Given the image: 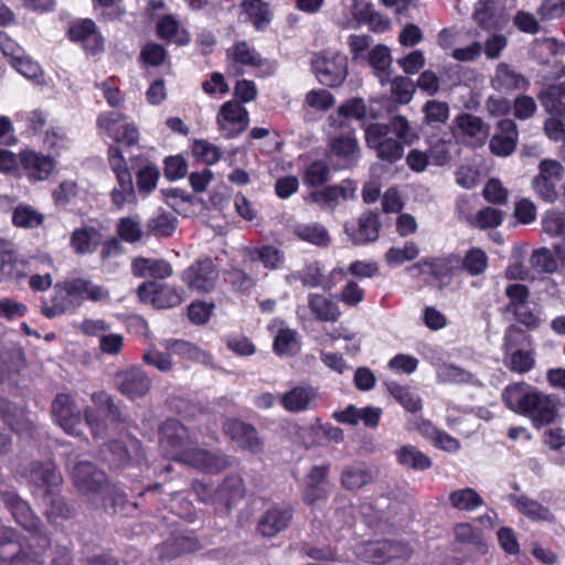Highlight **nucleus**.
I'll return each instance as SVG.
<instances>
[{
  "instance_id": "1",
  "label": "nucleus",
  "mask_w": 565,
  "mask_h": 565,
  "mask_svg": "<svg viewBox=\"0 0 565 565\" xmlns=\"http://www.w3.org/2000/svg\"><path fill=\"white\" fill-rule=\"evenodd\" d=\"M0 500L9 509L14 521L32 535L30 539L21 540L14 529L1 526L0 564L44 565L52 540L43 530L40 518L14 491H0Z\"/></svg>"
},
{
  "instance_id": "2",
  "label": "nucleus",
  "mask_w": 565,
  "mask_h": 565,
  "mask_svg": "<svg viewBox=\"0 0 565 565\" xmlns=\"http://www.w3.org/2000/svg\"><path fill=\"white\" fill-rule=\"evenodd\" d=\"M125 119L122 113L114 110L102 111L96 118L98 134L114 140L107 150V161L117 181L110 192L111 202L117 209L136 199L132 177L119 145L128 148L136 146L140 134L135 122H124Z\"/></svg>"
},
{
  "instance_id": "3",
  "label": "nucleus",
  "mask_w": 565,
  "mask_h": 565,
  "mask_svg": "<svg viewBox=\"0 0 565 565\" xmlns=\"http://www.w3.org/2000/svg\"><path fill=\"white\" fill-rule=\"evenodd\" d=\"M365 142L382 161L395 163L404 156L406 146L419 139L417 129L402 115L392 116L387 122H374L364 130Z\"/></svg>"
},
{
  "instance_id": "4",
  "label": "nucleus",
  "mask_w": 565,
  "mask_h": 565,
  "mask_svg": "<svg viewBox=\"0 0 565 565\" xmlns=\"http://www.w3.org/2000/svg\"><path fill=\"white\" fill-rule=\"evenodd\" d=\"M501 396L509 409L529 417L535 428L552 424L558 415L556 396L542 393L524 382L508 385Z\"/></svg>"
},
{
  "instance_id": "5",
  "label": "nucleus",
  "mask_w": 565,
  "mask_h": 565,
  "mask_svg": "<svg viewBox=\"0 0 565 565\" xmlns=\"http://www.w3.org/2000/svg\"><path fill=\"white\" fill-rule=\"evenodd\" d=\"M159 447L162 455L178 462H185L198 443L189 429L177 419H167L160 427Z\"/></svg>"
},
{
  "instance_id": "6",
  "label": "nucleus",
  "mask_w": 565,
  "mask_h": 565,
  "mask_svg": "<svg viewBox=\"0 0 565 565\" xmlns=\"http://www.w3.org/2000/svg\"><path fill=\"white\" fill-rule=\"evenodd\" d=\"M311 66L317 79L324 86L339 87L348 76V58L337 51L315 53Z\"/></svg>"
},
{
  "instance_id": "7",
  "label": "nucleus",
  "mask_w": 565,
  "mask_h": 565,
  "mask_svg": "<svg viewBox=\"0 0 565 565\" xmlns=\"http://www.w3.org/2000/svg\"><path fill=\"white\" fill-rule=\"evenodd\" d=\"M100 455L103 460L114 469L140 465L146 459L140 440L130 435L120 440L109 441L102 448Z\"/></svg>"
},
{
  "instance_id": "8",
  "label": "nucleus",
  "mask_w": 565,
  "mask_h": 565,
  "mask_svg": "<svg viewBox=\"0 0 565 565\" xmlns=\"http://www.w3.org/2000/svg\"><path fill=\"white\" fill-rule=\"evenodd\" d=\"M413 554L408 543L398 540L366 542L358 546L356 555L364 562L381 565L396 559L407 561Z\"/></svg>"
},
{
  "instance_id": "9",
  "label": "nucleus",
  "mask_w": 565,
  "mask_h": 565,
  "mask_svg": "<svg viewBox=\"0 0 565 565\" xmlns=\"http://www.w3.org/2000/svg\"><path fill=\"white\" fill-rule=\"evenodd\" d=\"M17 473L32 486L33 494L49 492L63 484V477L57 471L53 461L33 460L18 469Z\"/></svg>"
},
{
  "instance_id": "10",
  "label": "nucleus",
  "mask_w": 565,
  "mask_h": 565,
  "mask_svg": "<svg viewBox=\"0 0 565 565\" xmlns=\"http://www.w3.org/2000/svg\"><path fill=\"white\" fill-rule=\"evenodd\" d=\"M92 402L95 406L87 407L84 412L85 420L92 428L95 436H99L105 430L104 416L114 423H126V416L122 415L118 405H116L110 395L104 391L92 394Z\"/></svg>"
},
{
  "instance_id": "11",
  "label": "nucleus",
  "mask_w": 565,
  "mask_h": 565,
  "mask_svg": "<svg viewBox=\"0 0 565 565\" xmlns=\"http://www.w3.org/2000/svg\"><path fill=\"white\" fill-rule=\"evenodd\" d=\"M458 254L449 253L438 257H426L408 267L409 271L418 270V274L430 275L438 282L439 288L451 284L452 278L459 274Z\"/></svg>"
},
{
  "instance_id": "12",
  "label": "nucleus",
  "mask_w": 565,
  "mask_h": 565,
  "mask_svg": "<svg viewBox=\"0 0 565 565\" xmlns=\"http://www.w3.org/2000/svg\"><path fill=\"white\" fill-rule=\"evenodd\" d=\"M218 277L217 266L210 257L196 259L181 274V279L186 287L199 294L213 291Z\"/></svg>"
},
{
  "instance_id": "13",
  "label": "nucleus",
  "mask_w": 565,
  "mask_h": 565,
  "mask_svg": "<svg viewBox=\"0 0 565 565\" xmlns=\"http://www.w3.org/2000/svg\"><path fill=\"white\" fill-rule=\"evenodd\" d=\"M137 296L141 302L150 303L157 309L174 308L183 301L179 288L156 280H147L139 285Z\"/></svg>"
},
{
  "instance_id": "14",
  "label": "nucleus",
  "mask_w": 565,
  "mask_h": 565,
  "mask_svg": "<svg viewBox=\"0 0 565 565\" xmlns=\"http://www.w3.org/2000/svg\"><path fill=\"white\" fill-rule=\"evenodd\" d=\"M565 169L556 160L544 159L539 164V174L533 179L534 192L543 201L553 203L558 198L557 184L564 178Z\"/></svg>"
},
{
  "instance_id": "15",
  "label": "nucleus",
  "mask_w": 565,
  "mask_h": 565,
  "mask_svg": "<svg viewBox=\"0 0 565 565\" xmlns=\"http://www.w3.org/2000/svg\"><path fill=\"white\" fill-rule=\"evenodd\" d=\"M216 124L224 138L234 139L247 129L249 114L241 103L228 100L221 106Z\"/></svg>"
},
{
  "instance_id": "16",
  "label": "nucleus",
  "mask_w": 565,
  "mask_h": 565,
  "mask_svg": "<svg viewBox=\"0 0 565 565\" xmlns=\"http://www.w3.org/2000/svg\"><path fill=\"white\" fill-rule=\"evenodd\" d=\"M380 215L375 211H364L356 218L344 224V233L353 245L363 246L377 241L381 230Z\"/></svg>"
},
{
  "instance_id": "17",
  "label": "nucleus",
  "mask_w": 565,
  "mask_h": 565,
  "mask_svg": "<svg viewBox=\"0 0 565 565\" xmlns=\"http://www.w3.org/2000/svg\"><path fill=\"white\" fill-rule=\"evenodd\" d=\"M347 271L343 268L335 267L331 270L329 276L323 273V265L313 260L303 265V267L292 273L288 279L297 280L305 287L317 288L320 287L323 290H331L335 286V279L343 278Z\"/></svg>"
},
{
  "instance_id": "18",
  "label": "nucleus",
  "mask_w": 565,
  "mask_h": 565,
  "mask_svg": "<svg viewBox=\"0 0 565 565\" xmlns=\"http://www.w3.org/2000/svg\"><path fill=\"white\" fill-rule=\"evenodd\" d=\"M329 158L339 169L354 166L359 159V143L354 130H347L329 137Z\"/></svg>"
},
{
  "instance_id": "19",
  "label": "nucleus",
  "mask_w": 565,
  "mask_h": 565,
  "mask_svg": "<svg viewBox=\"0 0 565 565\" xmlns=\"http://www.w3.org/2000/svg\"><path fill=\"white\" fill-rule=\"evenodd\" d=\"M72 479L76 489L85 495L102 494L108 489L105 472L88 461H81L73 467Z\"/></svg>"
},
{
  "instance_id": "20",
  "label": "nucleus",
  "mask_w": 565,
  "mask_h": 565,
  "mask_svg": "<svg viewBox=\"0 0 565 565\" xmlns=\"http://www.w3.org/2000/svg\"><path fill=\"white\" fill-rule=\"evenodd\" d=\"M222 428L224 434L236 443L239 448L253 454L263 451L264 443L252 424L237 418H226L222 424Z\"/></svg>"
},
{
  "instance_id": "21",
  "label": "nucleus",
  "mask_w": 565,
  "mask_h": 565,
  "mask_svg": "<svg viewBox=\"0 0 565 565\" xmlns=\"http://www.w3.org/2000/svg\"><path fill=\"white\" fill-rule=\"evenodd\" d=\"M77 308L78 301L73 297L66 280L56 282L53 286V292L49 298H41L40 310L47 319H53L55 317L73 312Z\"/></svg>"
},
{
  "instance_id": "22",
  "label": "nucleus",
  "mask_w": 565,
  "mask_h": 565,
  "mask_svg": "<svg viewBox=\"0 0 565 565\" xmlns=\"http://www.w3.org/2000/svg\"><path fill=\"white\" fill-rule=\"evenodd\" d=\"M117 390L130 399L145 396L151 388V379L138 366L121 370L114 377Z\"/></svg>"
},
{
  "instance_id": "23",
  "label": "nucleus",
  "mask_w": 565,
  "mask_h": 565,
  "mask_svg": "<svg viewBox=\"0 0 565 565\" xmlns=\"http://www.w3.org/2000/svg\"><path fill=\"white\" fill-rule=\"evenodd\" d=\"M227 56L235 63L256 68L257 75L260 77L270 76L276 71L275 62L263 58L260 54L245 41L237 42L230 47L227 50Z\"/></svg>"
},
{
  "instance_id": "24",
  "label": "nucleus",
  "mask_w": 565,
  "mask_h": 565,
  "mask_svg": "<svg viewBox=\"0 0 565 565\" xmlns=\"http://www.w3.org/2000/svg\"><path fill=\"white\" fill-rule=\"evenodd\" d=\"M454 125L463 142L471 147L482 146L488 138V125L476 115L469 113L459 114L454 119Z\"/></svg>"
},
{
  "instance_id": "25",
  "label": "nucleus",
  "mask_w": 565,
  "mask_h": 565,
  "mask_svg": "<svg viewBox=\"0 0 565 565\" xmlns=\"http://www.w3.org/2000/svg\"><path fill=\"white\" fill-rule=\"evenodd\" d=\"M52 414L55 422L70 435L78 433L81 425L79 409L67 394H58L52 403Z\"/></svg>"
},
{
  "instance_id": "26",
  "label": "nucleus",
  "mask_w": 565,
  "mask_h": 565,
  "mask_svg": "<svg viewBox=\"0 0 565 565\" xmlns=\"http://www.w3.org/2000/svg\"><path fill=\"white\" fill-rule=\"evenodd\" d=\"M67 34L71 41L81 43L84 50L90 54L103 51V36L97 31L94 21L89 19L79 20L71 24Z\"/></svg>"
},
{
  "instance_id": "27",
  "label": "nucleus",
  "mask_w": 565,
  "mask_h": 565,
  "mask_svg": "<svg viewBox=\"0 0 565 565\" xmlns=\"http://www.w3.org/2000/svg\"><path fill=\"white\" fill-rule=\"evenodd\" d=\"M356 191L355 184L350 180H343L339 184L328 185L321 190L310 193L312 202L319 204L323 209L334 210L340 200L347 201L354 198Z\"/></svg>"
},
{
  "instance_id": "28",
  "label": "nucleus",
  "mask_w": 565,
  "mask_h": 565,
  "mask_svg": "<svg viewBox=\"0 0 565 565\" xmlns=\"http://www.w3.org/2000/svg\"><path fill=\"white\" fill-rule=\"evenodd\" d=\"M184 463L209 473H218L231 466L227 455L222 451H209L198 446Z\"/></svg>"
},
{
  "instance_id": "29",
  "label": "nucleus",
  "mask_w": 565,
  "mask_h": 565,
  "mask_svg": "<svg viewBox=\"0 0 565 565\" xmlns=\"http://www.w3.org/2000/svg\"><path fill=\"white\" fill-rule=\"evenodd\" d=\"M318 398V390L311 385H297L280 395L281 406L289 413H301L312 408Z\"/></svg>"
},
{
  "instance_id": "30",
  "label": "nucleus",
  "mask_w": 565,
  "mask_h": 565,
  "mask_svg": "<svg viewBox=\"0 0 565 565\" xmlns=\"http://www.w3.org/2000/svg\"><path fill=\"white\" fill-rule=\"evenodd\" d=\"M491 86L501 93L526 90L530 81L508 63L501 62L497 65L494 75L491 77Z\"/></svg>"
},
{
  "instance_id": "31",
  "label": "nucleus",
  "mask_w": 565,
  "mask_h": 565,
  "mask_svg": "<svg viewBox=\"0 0 565 565\" xmlns=\"http://www.w3.org/2000/svg\"><path fill=\"white\" fill-rule=\"evenodd\" d=\"M201 543L193 534H173L157 547L161 559L171 561L182 555L196 552Z\"/></svg>"
},
{
  "instance_id": "32",
  "label": "nucleus",
  "mask_w": 565,
  "mask_h": 565,
  "mask_svg": "<svg viewBox=\"0 0 565 565\" xmlns=\"http://www.w3.org/2000/svg\"><path fill=\"white\" fill-rule=\"evenodd\" d=\"M66 282L73 297L78 301V307L84 301L105 302L110 299L109 290L102 285L95 284L90 279L76 277L66 279Z\"/></svg>"
},
{
  "instance_id": "33",
  "label": "nucleus",
  "mask_w": 565,
  "mask_h": 565,
  "mask_svg": "<svg viewBox=\"0 0 565 565\" xmlns=\"http://www.w3.org/2000/svg\"><path fill=\"white\" fill-rule=\"evenodd\" d=\"M294 511L290 508L273 507L257 522V532L265 537H273L288 527Z\"/></svg>"
},
{
  "instance_id": "34",
  "label": "nucleus",
  "mask_w": 565,
  "mask_h": 565,
  "mask_svg": "<svg viewBox=\"0 0 565 565\" xmlns=\"http://www.w3.org/2000/svg\"><path fill=\"white\" fill-rule=\"evenodd\" d=\"M20 163L28 178L32 181H43L49 178L55 167L50 156L25 150L20 152Z\"/></svg>"
},
{
  "instance_id": "35",
  "label": "nucleus",
  "mask_w": 565,
  "mask_h": 565,
  "mask_svg": "<svg viewBox=\"0 0 565 565\" xmlns=\"http://www.w3.org/2000/svg\"><path fill=\"white\" fill-rule=\"evenodd\" d=\"M499 132L490 139V150L492 153L501 157L511 154L518 143V127L512 119H501L498 122Z\"/></svg>"
},
{
  "instance_id": "36",
  "label": "nucleus",
  "mask_w": 565,
  "mask_h": 565,
  "mask_svg": "<svg viewBox=\"0 0 565 565\" xmlns=\"http://www.w3.org/2000/svg\"><path fill=\"white\" fill-rule=\"evenodd\" d=\"M329 466H313L307 475V483L302 492V500L307 504H313L328 497Z\"/></svg>"
},
{
  "instance_id": "37",
  "label": "nucleus",
  "mask_w": 565,
  "mask_h": 565,
  "mask_svg": "<svg viewBox=\"0 0 565 565\" xmlns=\"http://www.w3.org/2000/svg\"><path fill=\"white\" fill-rule=\"evenodd\" d=\"M103 234L99 228L84 225L75 228L70 237V246L77 255L93 254L102 244Z\"/></svg>"
},
{
  "instance_id": "38",
  "label": "nucleus",
  "mask_w": 565,
  "mask_h": 565,
  "mask_svg": "<svg viewBox=\"0 0 565 565\" xmlns=\"http://www.w3.org/2000/svg\"><path fill=\"white\" fill-rule=\"evenodd\" d=\"M244 255L250 263L259 262L263 264L264 268L268 270H278L282 268L286 260L284 250L271 244L246 247L244 249Z\"/></svg>"
},
{
  "instance_id": "39",
  "label": "nucleus",
  "mask_w": 565,
  "mask_h": 565,
  "mask_svg": "<svg viewBox=\"0 0 565 565\" xmlns=\"http://www.w3.org/2000/svg\"><path fill=\"white\" fill-rule=\"evenodd\" d=\"M29 262L21 257L13 248V245L3 250L0 255L1 280L20 281L28 276Z\"/></svg>"
},
{
  "instance_id": "40",
  "label": "nucleus",
  "mask_w": 565,
  "mask_h": 565,
  "mask_svg": "<svg viewBox=\"0 0 565 565\" xmlns=\"http://www.w3.org/2000/svg\"><path fill=\"white\" fill-rule=\"evenodd\" d=\"M307 299L311 315L320 322H337L342 316L338 303L323 294L310 292Z\"/></svg>"
},
{
  "instance_id": "41",
  "label": "nucleus",
  "mask_w": 565,
  "mask_h": 565,
  "mask_svg": "<svg viewBox=\"0 0 565 565\" xmlns=\"http://www.w3.org/2000/svg\"><path fill=\"white\" fill-rule=\"evenodd\" d=\"M62 487L54 489L52 492L41 493L42 502L45 507L44 515L50 523H55L57 520H68L74 515V509L68 505L65 499L61 495Z\"/></svg>"
},
{
  "instance_id": "42",
  "label": "nucleus",
  "mask_w": 565,
  "mask_h": 565,
  "mask_svg": "<svg viewBox=\"0 0 565 565\" xmlns=\"http://www.w3.org/2000/svg\"><path fill=\"white\" fill-rule=\"evenodd\" d=\"M131 270L136 277H152L154 279H166L172 276L173 269L169 262L164 259L137 257L131 263Z\"/></svg>"
},
{
  "instance_id": "43",
  "label": "nucleus",
  "mask_w": 565,
  "mask_h": 565,
  "mask_svg": "<svg viewBox=\"0 0 565 565\" xmlns=\"http://www.w3.org/2000/svg\"><path fill=\"white\" fill-rule=\"evenodd\" d=\"M218 505L224 512H230L233 504L243 499L245 494V486L241 476L230 475L216 488Z\"/></svg>"
},
{
  "instance_id": "44",
  "label": "nucleus",
  "mask_w": 565,
  "mask_h": 565,
  "mask_svg": "<svg viewBox=\"0 0 565 565\" xmlns=\"http://www.w3.org/2000/svg\"><path fill=\"white\" fill-rule=\"evenodd\" d=\"M0 417L17 433L31 431L34 424L22 408L13 406L7 398L0 397Z\"/></svg>"
},
{
  "instance_id": "45",
  "label": "nucleus",
  "mask_w": 565,
  "mask_h": 565,
  "mask_svg": "<svg viewBox=\"0 0 565 565\" xmlns=\"http://www.w3.org/2000/svg\"><path fill=\"white\" fill-rule=\"evenodd\" d=\"M397 462L412 470L424 471L433 466V460L413 445H404L395 451Z\"/></svg>"
},
{
  "instance_id": "46",
  "label": "nucleus",
  "mask_w": 565,
  "mask_h": 565,
  "mask_svg": "<svg viewBox=\"0 0 565 565\" xmlns=\"http://www.w3.org/2000/svg\"><path fill=\"white\" fill-rule=\"evenodd\" d=\"M294 234L299 239L324 248L331 243V236L324 225L318 222L297 224L294 227Z\"/></svg>"
},
{
  "instance_id": "47",
  "label": "nucleus",
  "mask_w": 565,
  "mask_h": 565,
  "mask_svg": "<svg viewBox=\"0 0 565 565\" xmlns=\"http://www.w3.org/2000/svg\"><path fill=\"white\" fill-rule=\"evenodd\" d=\"M503 363L508 370L516 374H525L535 367L536 353L532 345L526 349L513 350L504 354Z\"/></svg>"
},
{
  "instance_id": "48",
  "label": "nucleus",
  "mask_w": 565,
  "mask_h": 565,
  "mask_svg": "<svg viewBox=\"0 0 565 565\" xmlns=\"http://www.w3.org/2000/svg\"><path fill=\"white\" fill-rule=\"evenodd\" d=\"M509 500L520 513L524 514L532 521L551 522L554 519L548 508L544 507L535 500L527 498L526 495L511 494Z\"/></svg>"
},
{
  "instance_id": "49",
  "label": "nucleus",
  "mask_w": 565,
  "mask_h": 565,
  "mask_svg": "<svg viewBox=\"0 0 565 565\" xmlns=\"http://www.w3.org/2000/svg\"><path fill=\"white\" fill-rule=\"evenodd\" d=\"M488 255L480 247H472L463 256L458 254V270L465 271L469 276H480L488 268Z\"/></svg>"
},
{
  "instance_id": "50",
  "label": "nucleus",
  "mask_w": 565,
  "mask_h": 565,
  "mask_svg": "<svg viewBox=\"0 0 565 565\" xmlns=\"http://www.w3.org/2000/svg\"><path fill=\"white\" fill-rule=\"evenodd\" d=\"M139 169L136 173L137 190L141 195H149L156 188L160 178L158 167L145 158H137Z\"/></svg>"
},
{
  "instance_id": "51",
  "label": "nucleus",
  "mask_w": 565,
  "mask_h": 565,
  "mask_svg": "<svg viewBox=\"0 0 565 565\" xmlns=\"http://www.w3.org/2000/svg\"><path fill=\"white\" fill-rule=\"evenodd\" d=\"M372 481V473L363 463H353L342 469L341 484L347 490H359Z\"/></svg>"
},
{
  "instance_id": "52",
  "label": "nucleus",
  "mask_w": 565,
  "mask_h": 565,
  "mask_svg": "<svg viewBox=\"0 0 565 565\" xmlns=\"http://www.w3.org/2000/svg\"><path fill=\"white\" fill-rule=\"evenodd\" d=\"M369 64L374 68L382 84L390 81L392 55L391 50L384 44L375 45L367 54Z\"/></svg>"
},
{
  "instance_id": "53",
  "label": "nucleus",
  "mask_w": 565,
  "mask_h": 565,
  "mask_svg": "<svg viewBox=\"0 0 565 565\" xmlns=\"http://www.w3.org/2000/svg\"><path fill=\"white\" fill-rule=\"evenodd\" d=\"M178 225V218L169 212L159 211L147 222V234L156 237H170Z\"/></svg>"
},
{
  "instance_id": "54",
  "label": "nucleus",
  "mask_w": 565,
  "mask_h": 565,
  "mask_svg": "<svg viewBox=\"0 0 565 565\" xmlns=\"http://www.w3.org/2000/svg\"><path fill=\"white\" fill-rule=\"evenodd\" d=\"M45 216L35 207L21 203L12 211V224L20 228H35L44 223Z\"/></svg>"
},
{
  "instance_id": "55",
  "label": "nucleus",
  "mask_w": 565,
  "mask_h": 565,
  "mask_svg": "<svg viewBox=\"0 0 565 565\" xmlns=\"http://www.w3.org/2000/svg\"><path fill=\"white\" fill-rule=\"evenodd\" d=\"M450 505L460 511H475L484 504L483 499L472 488L451 491L448 495Z\"/></svg>"
},
{
  "instance_id": "56",
  "label": "nucleus",
  "mask_w": 565,
  "mask_h": 565,
  "mask_svg": "<svg viewBox=\"0 0 565 565\" xmlns=\"http://www.w3.org/2000/svg\"><path fill=\"white\" fill-rule=\"evenodd\" d=\"M387 391L398 402L405 411L417 413L422 411L423 403L420 397L415 394L408 386L399 385L396 382L386 383Z\"/></svg>"
},
{
  "instance_id": "57",
  "label": "nucleus",
  "mask_w": 565,
  "mask_h": 565,
  "mask_svg": "<svg viewBox=\"0 0 565 565\" xmlns=\"http://www.w3.org/2000/svg\"><path fill=\"white\" fill-rule=\"evenodd\" d=\"M24 367L23 352L19 348L8 349L0 352V381L18 374Z\"/></svg>"
},
{
  "instance_id": "58",
  "label": "nucleus",
  "mask_w": 565,
  "mask_h": 565,
  "mask_svg": "<svg viewBox=\"0 0 565 565\" xmlns=\"http://www.w3.org/2000/svg\"><path fill=\"white\" fill-rule=\"evenodd\" d=\"M422 111L424 114V122L435 128L446 124L450 114L449 105L446 102L437 99L427 100Z\"/></svg>"
},
{
  "instance_id": "59",
  "label": "nucleus",
  "mask_w": 565,
  "mask_h": 565,
  "mask_svg": "<svg viewBox=\"0 0 565 565\" xmlns=\"http://www.w3.org/2000/svg\"><path fill=\"white\" fill-rule=\"evenodd\" d=\"M456 541L470 545L477 553L483 555L487 553V544L482 540L481 532L469 523H460L455 527Z\"/></svg>"
},
{
  "instance_id": "60",
  "label": "nucleus",
  "mask_w": 565,
  "mask_h": 565,
  "mask_svg": "<svg viewBox=\"0 0 565 565\" xmlns=\"http://www.w3.org/2000/svg\"><path fill=\"white\" fill-rule=\"evenodd\" d=\"M532 345V337L527 334L522 328L510 324L503 334L502 350L507 354L513 350L524 349Z\"/></svg>"
},
{
  "instance_id": "61",
  "label": "nucleus",
  "mask_w": 565,
  "mask_h": 565,
  "mask_svg": "<svg viewBox=\"0 0 565 565\" xmlns=\"http://www.w3.org/2000/svg\"><path fill=\"white\" fill-rule=\"evenodd\" d=\"M244 11L257 30H264L270 22L268 6L263 0H244Z\"/></svg>"
},
{
  "instance_id": "62",
  "label": "nucleus",
  "mask_w": 565,
  "mask_h": 565,
  "mask_svg": "<svg viewBox=\"0 0 565 565\" xmlns=\"http://www.w3.org/2000/svg\"><path fill=\"white\" fill-rule=\"evenodd\" d=\"M157 32L161 39L175 42L180 45L188 44L190 36L188 33H179V23L171 15H164L157 23Z\"/></svg>"
},
{
  "instance_id": "63",
  "label": "nucleus",
  "mask_w": 565,
  "mask_h": 565,
  "mask_svg": "<svg viewBox=\"0 0 565 565\" xmlns=\"http://www.w3.org/2000/svg\"><path fill=\"white\" fill-rule=\"evenodd\" d=\"M273 348L278 355H295L300 349L297 332L288 328L280 329L274 339Z\"/></svg>"
},
{
  "instance_id": "64",
  "label": "nucleus",
  "mask_w": 565,
  "mask_h": 565,
  "mask_svg": "<svg viewBox=\"0 0 565 565\" xmlns=\"http://www.w3.org/2000/svg\"><path fill=\"white\" fill-rule=\"evenodd\" d=\"M505 296L509 298V302L503 308V312L512 313L518 309L524 307L529 302L530 289L527 286L519 282L509 284L505 287Z\"/></svg>"
}]
</instances>
